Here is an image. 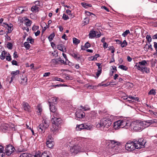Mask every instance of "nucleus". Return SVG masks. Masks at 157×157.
Returning <instances> with one entry per match:
<instances>
[{"label":"nucleus","instance_id":"obj_1","mask_svg":"<svg viewBox=\"0 0 157 157\" xmlns=\"http://www.w3.org/2000/svg\"><path fill=\"white\" fill-rule=\"evenodd\" d=\"M113 117L112 115H108L106 117L103 118L101 120L99 123L97 124V127H103L105 130H106L111 126Z\"/></svg>","mask_w":157,"mask_h":157},{"label":"nucleus","instance_id":"obj_2","mask_svg":"<svg viewBox=\"0 0 157 157\" xmlns=\"http://www.w3.org/2000/svg\"><path fill=\"white\" fill-rule=\"evenodd\" d=\"M85 147L84 145L81 144V142H79L78 144H76L73 147H71L70 149L71 153L74 154H76L78 152H83L85 151Z\"/></svg>","mask_w":157,"mask_h":157},{"label":"nucleus","instance_id":"obj_3","mask_svg":"<svg viewBox=\"0 0 157 157\" xmlns=\"http://www.w3.org/2000/svg\"><path fill=\"white\" fill-rule=\"evenodd\" d=\"M131 130L132 132L141 131L143 129L140 122L138 121H134L130 123Z\"/></svg>","mask_w":157,"mask_h":157},{"label":"nucleus","instance_id":"obj_4","mask_svg":"<svg viewBox=\"0 0 157 157\" xmlns=\"http://www.w3.org/2000/svg\"><path fill=\"white\" fill-rule=\"evenodd\" d=\"M136 149H140L144 147L146 143L145 140L141 138L139 139H134L133 140Z\"/></svg>","mask_w":157,"mask_h":157},{"label":"nucleus","instance_id":"obj_5","mask_svg":"<svg viewBox=\"0 0 157 157\" xmlns=\"http://www.w3.org/2000/svg\"><path fill=\"white\" fill-rule=\"evenodd\" d=\"M49 126L48 123L46 121H44L42 123L40 124L38 127V130L40 133H43L45 131V129Z\"/></svg>","mask_w":157,"mask_h":157},{"label":"nucleus","instance_id":"obj_6","mask_svg":"<svg viewBox=\"0 0 157 157\" xmlns=\"http://www.w3.org/2000/svg\"><path fill=\"white\" fill-rule=\"evenodd\" d=\"M92 128V125H88L86 124H80L77 125L76 130L78 131H81L84 129L91 130Z\"/></svg>","mask_w":157,"mask_h":157},{"label":"nucleus","instance_id":"obj_7","mask_svg":"<svg viewBox=\"0 0 157 157\" xmlns=\"http://www.w3.org/2000/svg\"><path fill=\"white\" fill-rule=\"evenodd\" d=\"M125 149L129 151H134L136 149L133 141L128 142L125 145Z\"/></svg>","mask_w":157,"mask_h":157},{"label":"nucleus","instance_id":"obj_8","mask_svg":"<svg viewBox=\"0 0 157 157\" xmlns=\"http://www.w3.org/2000/svg\"><path fill=\"white\" fill-rule=\"evenodd\" d=\"M121 128L127 129L130 128V122L126 120H119Z\"/></svg>","mask_w":157,"mask_h":157},{"label":"nucleus","instance_id":"obj_9","mask_svg":"<svg viewBox=\"0 0 157 157\" xmlns=\"http://www.w3.org/2000/svg\"><path fill=\"white\" fill-rule=\"evenodd\" d=\"M14 148L11 145H7L6 148V155H9L13 151Z\"/></svg>","mask_w":157,"mask_h":157},{"label":"nucleus","instance_id":"obj_10","mask_svg":"<svg viewBox=\"0 0 157 157\" xmlns=\"http://www.w3.org/2000/svg\"><path fill=\"white\" fill-rule=\"evenodd\" d=\"M98 33V32L94 30H91L89 33V38H92L95 37L97 38H99L101 36V33L97 34Z\"/></svg>","mask_w":157,"mask_h":157},{"label":"nucleus","instance_id":"obj_11","mask_svg":"<svg viewBox=\"0 0 157 157\" xmlns=\"http://www.w3.org/2000/svg\"><path fill=\"white\" fill-rule=\"evenodd\" d=\"M52 117L51 119V121L52 123H55V121L57 119L60 120L59 115L58 113L56 111L54 113H52Z\"/></svg>","mask_w":157,"mask_h":157},{"label":"nucleus","instance_id":"obj_12","mask_svg":"<svg viewBox=\"0 0 157 157\" xmlns=\"http://www.w3.org/2000/svg\"><path fill=\"white\" fill-rule=\"evenodd\" d=\"M75 116L77 118H82L85 116V113L81 109H78L75 113Z\"/></svg>","mask_w":157,"mask_h":157},{"label":"nucleus","instance_id":"obj_13","mask_svg":"<svg viewBox=\"0 0 157 157\" xmlns=\"http://www.w3.org/2000/svg\"><path fill=\"white\" fill-rule=\"evenodd\" d=\"M56 122H55V123H52V127L51 128V132L54 134H55L57 132L59 128L58 125L56 124Z\"/></svg>","mask_w":157,"mask_h":157},{"label":"nucleus","instance_id":"obj_14","mask_svg":"<svg viewBox=\"0 0 157 157\" xmlns=\"http://www.w3.org/2000/svg\"><path fill=\"white\" fill-rule=\"evenodd\" d=\"M23 109L25 111L29 112L31 111L30 107L28 103L24 102L23 103Z\"/></svg>","mask_w":157,"mask_h":157},{"label":"nucleus","instance_id":"obj_15","mask_svg":"<svg viewBox=\"0 0 157 157\" xmlns=\"http://www.w3.org/2000/svg\"><path fill=\"white\" fill-rule=\"evenodd\" d=\"M8 124L4 123H2L0 126V129L3 132H5L8 128Z\"/></svg>","mask_w":157,"mask_h":157},{"label":"nucleus","instance_id":"obj_16","mask_svg":"<svg viewBox=\"0 0 157 157\" xmlns=\"http://www.w3.org/2000/svg\"><path fill=\"white\" fill-rule=\"evenodd\" d=\"M106 142V143L108 144V146H109L111 147H114L115 145L117 144V142L114 140H109Z\"/></svg>","mask_w":157,"mask_h":157},{"label":"nucleus","instance_id":"obj_17","mask_svg":"<svg viewBox=\"0 0 157 157\" xmlns=\"http://www.w3.org/2000/svg\"><path fill=\"white\" fill-rule=\"evenodd\" d=\"M27 78L26 76H23L21 78L20 81V83L23 85H26L27 84Z\"/></svg>","mask_w":157,"mask_h":157},{"label":"nucleus","instance_id":"obj_18","mask_svg":"<svg viewBox=\"0 0 157 157\" xmlns=\"http://www.w3.org/2000/svg\"><path fill=\"white\" fill-rule=\"evenodd\" d=\"M57 48L58 50L63 52H65L66 51L65 47L63 44L58 45L57 46Z\"/></svg>","mask_w":157,"mask_h":157},{"label":"nucleus","instance_id":"obj_19","mask_svg":"<svg viewBox=\"0 0 157 157\" xmlns=\"http://www.w3.org/2000/svg\"><path fill=\"white\" fill-rule=\"evenodd\" d=\"M147 123L148 124L149 126L152 125H155L157 124V120L156 119H153L151 120H147Z\"/></svg>","mask_w":157,"mask_h":157},{"label":"nucleus","instance_id":"obj_20","mask_svg":"<svg viewBox=\"0 0 157 157\" xmlns=\"http://www.w3.org/2000/svg\"><path fill=\"white\" fill-rule=\"evenodd\" d=\"M113 127L115 129H117L119 128H121L119 120L117 121L114 123Z\"/></svg>","mask_w":157,"mask_h":157},{"label":"nucleus","instance_id":"obj_21","mask_svg":"<svg viewBox=\"0 0 157 157\" xmlns=\"http://www.w3.org/2000/svg\"><path fill=\"white\" fill-rule=\"evenodd\" d=\"M100 55L99 54H96L95 55L90 56L88 58V59L90 61L97 60V58L99 57Z\"/></svg>","mask_w":157,"mask_h":157},{"label":"nucleus","instance_id":"obj_22","mask_svg":"<svg viewBox=\"0 0 157 157\" xmlns=\"http://www.w3.org/2000/svg\"><path fill=\"white\" fill-rule=\"evenodd\" d=\"M46 144L47 147L49 148H52L54 146V142L53 141L47 140Z\"/></svg>","mask_w":157,"mask_h":157},{"label":"nucleus","instance_id":"obj_23","mask_svg":"<svg viewBox=\"0 0 157 157\" xmlns=\"http://www.w3.org/2000/svg\"><path fill=\"white\" fill-rule=\"evenodd\" d=\"M71 55L75 59H77L78 60L80 59V56L78 53L73 52L72 53H71Z\"/></svg>","mask_w":157,"mask_h":157},{"label":"nucleus","instance_id":"obj_24","mask_svg":"<svg viewBox=\"0 0 157 157\" xmlns=\"http://www.w3.org/2000/svg\"><path fill=\"white\" fill-rule=\"evenodd\" d=\"M57 100L56 98L55 97H52L50 99L49 103V104L50 103L52 104H56L57 103Z\"/></svg>","mask_w":157,"mask_h":157},{"label":"nucleus","instance_id":"obj_25","mask_svg":"<svg viewBox=\"0 0 157 157\" xmlns=\"http://www.w3.org/2000/svg\"><path fill=\"white\" fill-rule=\"evenodd\" d=\"M140 122L141 124L142 125V127L143 129L149 126V125H148V124H147V120L144 121Z\"/></svg>","mask_w":157,"mask_h":157},{"label":"nucleus","instance_id":"obj_26","mask_svg":"<svg viewBox=\"0 0 157 157\" xmlns=\"http://www.w3.org/2000/svg\"><path fill=\"white\" fill-rule=\"evenodd\" d=\"M141 72L143 73L145 72L146 73H150V69L146 67H142Z\"/></svg>","mask_w":157,"mask_h":157},{"label":"nucleus","instance_id":"obj_27","mask_svg":"<svg viewBox=\"0 0 157 157\" xmlns=\"http://www.w3.org/2000/svg\"><path fill=\"white\" fill-rule=\"evenodd\" d=\"M49 106L50 111L52 113H54L56 111V109L53 104L50 103Z\"/></svg>","mask_w":157,"mask_h":157},{"label":"nucleus","instance_id":"obj_28","mask_svg":"<svg viewBox=\"0 0 157 157\" xmlns=\"http://www.w3.org/2000/svg\"><path fill=\"white\" fill-rule=\"evenodd\" d=\"M39 7L37 5H34L32 6L31 7V10L33 12H36L39 11Z\"/></svg>","mask_w":157,"mask_h":157},{"label":"nucleus","instance_id":"obj_29","mask_svg":"<svg viewBox=\"0 0 157 157\" xmlns=\"http://www.w3.org/2000/svg\"><path fill=\"white\" fill-rule=\"evenodd\" d=\"M7 54V52L5 51H3L2 52L1 55L0 56V59L2 60H4Z\"/></svg>","mask_w":157,"mask_h":157},{"label":"nucleus","instance_id":"obj_30","mask_svg":"<svg viewBox=\"0 0 157 157\" xmlns=\"http://www.w3.org/2000/svg\"><path fill=\"white\" fill-rule=\"evenodd\" d=\"M97 113L95 111H92L91 112L90 114V117H91L92 118L94 119L97 116Z\"/></svg>","mask_w":157,"mask_h":157},{"label":"nucleus","instance_id":"obj_31","mask_svg":"<svg viewBox=\"0 0 157 157\" xmlns=\"http://www.w3.org/2000/svg\"><path fill=\"white\" fill-rule=\"evenodd\" d=\"M19 157H31V155L28 153H23L20 155Z\"/></svg>","mask_w":157,"mask_h":157},{"label":"nucleus","instance_id":"obj_32","mask_svg":"<svg viewBox=\"0 0 157 157\" xmlns=\"http://www.w3.org/2000/svg\"><path fill=\"white\" fill-rule=\"evenodd\" d=\"M50 153L48 151H45L42 153L41 157H50Z\"/></svg>","mask_w":157,"mask_h":157},{"label":"nucleus","instance_id":"obj_33","mask_svg":"<svg viewBox=\"0 0 157 157\" xmlns=\"http://www.w3.org/2000/svg\"><path fill=\"white\" fill-rule=\"evenodd\" d=\"M4 151V147L1 145H0V157H3V154H4L3 153Z\"/></svg>","mask_w":157,"mask_h":157},{"label":"nucleus","instance_id":"obj_34","mask_svg":"<svg viewBox=\"0 0 157 157\" xmlns=\"http://www.w3.org/2000/svg\"><path fill=\"white\" fill-rule=\"evenodd\" d=\"M13 25L12 24H8V26H7L6 27V28H7V29L8 30V33H11L13 29V28H12Z\"/></svg>","mask_w":157,"mask_h":157},{"label":"nucleus","instance_id":"obj_35","mask_svg":"<svg viewBox=\"0 0 157 157\" xmlns=\"http://www.w3.org/2000/svg\"><path fill=\"white\" fill-rule=\"evenodd\" d=\"M27 43H29L31 44H33L34 43V39L31 36H29L27 39Z\"/></svg>","mask_w":157,"mask_h":157},{"label":"nucleus","instance_id":"obj_36","mask_svg":"<svg viewBox=\"0 0 157 157\" xmlns=\"http://www.w3.org/2000/svg\"><path fill=\"white\" fill-rule=\"evenodd\" d=\"M81 4L83 7L85 8H87V6L90 7L91 6V4L85 2L82 3Z\"/></svg>","mask_w":157,"mask_h":157},{"label":"nucleus","instance_id":"obj_37","mask_svg":"<svg viewBox=\"0 0 157 157\" xmlns=\"http://www.w3.org/2000/svg\"><path fill=\"white\" fill-rule=\"evenodd\" d=\"M55 36V34L54 33H52L51 35H50L48 37L49 41H51L53 40V39Z\"/></svg>","mask_w":157,"mask_h":157},{"label":"nucleus","instance_id":"obj_38","mask_svg":"<svg viewBox=\"0 0 157 157\" xmlns=\"http://www.w3.org/2000/svg\"><path fill=\"white\" fill-rule=\"evenodd\" d=\"M156 92L155 91V90L152 89H151L148 93V94L149 95H155L156 94Z\"/></svg>","mask_w":157,"mask_h":157},{"label":"nucleus","instance_id":"obj_39","mask_svg":"<svg viewBox=\"0 0 157 157\" xmlns=\"http://www.w3.org/2000/svg\"><path fill=\"white\" fill-rule=\"evenodd\" d=\"M80 107L84 111H87L90 109V108L88 105H85L84 106L81 105Z\"/></svg>","mask_w":157,"mask_h":157},{"label":"nucleus","instance_id":"obj_40","mask_svg":"<svg viewBox=\"0 0 157 157\" xmlns=\"http://www.w3.org/2000/svg\"><path fill=\"white\" fill-rule=\"evenodd\" d=\"M138 63L140 66H145L147 64V62L145 60H143L139 62Z\"/></svg>","mask_w":157,"mask_h":157},{"label":"nucleus","instance_id":"obj_41","mask_svg":"<svg viewBox=\"0 0 157 157\" xmlns=\"http://www.w3.org/2000/svg\"><path fill=\"white\" fill-rule=\"evenodd\" d=\"M24 45L27 50L29 49L30 48V45L27 42H25L24 43Z\"/></svg>","mask_w":157,"mask_h":157},{"label":"nucleus","instance_id":"obj_42","mask_svg":"<svg viewBox=\"0 0 157 157\" xmlns=\"http://www.w3.org/2000/svg\"><path fill=\"white\" fill-rule=\"evenodd\" d=\"M80 42V40L75 38H73V43L75 44H78Z\"/></svg>","mask_w":157,"mask_h":157},{"label":"nucleus","instance_id":"obj_43","mask_svg":"<svg viewBox=\"0 0 157 157\" xmlns=\"http://www.w3.org/2000/svg\"><path fill=\"white\" fill-rule=\"evenodd\" d=\"M118 67L121 69L122 70L125 71H127L128 69V68L127 67L123 65H119Z\"/></svg>","mask_w":157,"mask_h":157},{"label":"nucleus","instance_id":"obj_44","mask_svg":"<svg viewBox=\"0 0 157 157\" xmlns=\"http://www.w3.org/2000/svg\"><path fill=\"white\" fill-rule=\"evenodd\" d=\"M128 43L125 40H124L123 42H121V46L122 48H124L127 45Z\"/></svg>","mask_w":157,"mask_h":157},{"label":"nucleus","instance_id":"obj_45","mask_svg":"<svg viewBox=\"0 0 157 157\" xmlns=\"http://www.w3.org/2000/svg\"><path fill=\"white\" fill-rule=\"evenodd\" d=\"M89 21V19L87 17L85 18L83 21V24L84 25H86L88 24Z\"/></svg>","mask_w":157,"mask_h":157},{"label":"nucleus","instance_id":"obj_46","mask_svg":"<svg viewBox=\"0 0 157 157\" xmlns=\"http://www.w3.org/2000/svg\"><path fill=\"white\" fill-rule=\"evenodd\" d=\"M130 33V31L129 30H126L122 34V36L124 37H125L127 35Z\"/></svg>","mask_w":157,"mask_h":157},{"label":"nucleus","instance_id":"obj_47","mask_svg":"<svg viewBox=\"0 0 157 157\" xmlns=\"http://www.w3.org/2000/svg\"><path fill=\"white\" fill-rule=\"evenodd\" d=\"M36 109H37V112L40 114L42 111L41 107L40 105H39L38 106H37Z\"/></svg>","mask_w":157,"mask_h":157},{"label":"nucleus","instance_id":"obj_48","mask_svg":"<svg viewBox=\"0 0 157 157\" xmlns=\"http://www.w3.org/2000/svg\"><path fill=\"white\" fill-rule=\"evenodd\" d=\"M6 57V60L8 61H10L11 60V56L9 53H7Z\"/></svg>","mask_w":157,"mask_h":157},{"label":"nucleus","instance_id":"obj_49","mask_svg":"<svg viewBox=\"0 0 157 157\" xmlns=\"http://www.w3.org/2000/svg\"><path fill=\"white\" fill-rule=\"evenodd\" d=\"M19 73V70H17L15 71H12L11 73V74L13 76H14L16 75H18Z\"/></svg>","mask_w":157,"mask_h":157},{"label":"nucleus","instance_id":"obj_50","mask_svg":"<svg viewBox=\"0 0 157 157\" xmlns=\"http://www.w3.org/2000/svg\"><path fill=\"white\" fill-rule=\"evenodd\" d=\"M7 47L9 49H12L13 48V45L12 43L8 42L7 44Z\"/></svg>","mask_w":157,"mask_h":157},{"label":"nucleus","instance_id":"obj_51","mask_svg":"<svg viewBox=\"0 0 157 157\" xmlns=\"http://www.w3.org/2000/svg\"><path fill=\"white\" fill-rule=\"evenodd\" d=\"M146 39L149 43H150L152 39L150 35H147L146 36Z\"/></svg>","mask_w":157,"mask_h":157},{"label":"nucleus","instance_id":"obj_52","mask_svg":"<svg viewBox=\"0 0 157 157\" xmlns=\"http://www.w3.org/2000/svg\"><path fill=\"white\" fill-rule=\"evenodd\" d=\"M62 18L64 20H67L69 19L68 16L65 13L63 14Z\"/></svg>","mask_w":157,"mask_h":157},{"label":"nucleus","instance_id":"obj_53","mask_svg":"<svg viewBox=\"0 0 157 157\" xmlns=\"http://www.w3.org/2000/svg\"><path fill=\"white\" fill-rule=\"evenodd\" d=\"M31 21L29 20L28 19L25 22V25L27 26H30L31 25Z\"/></svg>","mask_w":157,"mask_h":157},{"label":"nucleus","instance_id":"obj_54","mask_svg":"<svg viewBox=\"0 0 157 157\" xmlns=\"http://www.w3.org/2000/svg\"><path fill=\"white\" fill-rule=\"evenodd\" d=\"M137 63L135 66L134 67L135 68L137 69L138 70L140 71H141L142 67H140V65H137Z\"/></svg>","mask_w":157,"mask_h":157},{"label":"nucleus","instance_id":"obj_55","mask_svg":"<svg viewBox=\"0 0 157 157\" xmlns=\"http://www.w3.org/2000/svg\"><path fill=\"white\" fill-rule=\"evenodd\" d=\"M134 97L132 96H129L128 97L125 98H124L128 101H130L132 100Z\"/></svg>","mask_w":157,"mask_h":157},{"label":"nucleus","instance_id":"obj_56","mask_svg":"<svg viewBox=\"0 0 157 157\" xmlns=\"http://www.w3.org/2000/svg\"><path fill=\"white\" fill-rule=\"evenodd\" d=\"M47 140H49L51 141H53V139L52 138L51 135H49L48 136Z\"/></svg>","mask_w":157,"mask_h":157},{"label":"nucleus","instance_id":"obj_57","mask_svg":"<svg viewBox=\"0 0 157 157\" xmlns=\"http://www.w3.org/2000/svg\"><path fill=\"white\" fill-rule=\"evenodd\" d=\"M54 79V80L55 81H59L61 82H63L64 81L63 79L55 77Z\"/></svg>","mask_w":157,"mask_h":157},{"label":"nucleus","instance_id":"obj_58","mask_svg":"<svg viewBox=\"0 0 157 157\" xmlns=\"http://www.w3.org/2000/svg\"><path fill=\"white\" fill-rule=\"evenodd\" d=\"M86 14L87 15H88L89 16H91L92 17H93V16H94V17L95 16V15L94 14H93L91 13H90V12H86Z\"/></svg>","mask_w":157,"mask_h":157},{"label":"nucleus","instance_id":"obj_59","mask_svg":"<svg viewBox=\"0 0 157 157\" xmlns=\"http://www.w3.org/2000/svg\"><path fill=\"white\" fill-rule=\"evenodd\" d=\"M65 63L67 64H68L70 66H71L72 65V63L70 62L68 60L67 58L65 59Z\"/></svg>","mask_w":157,"mask_h":157},{"label":"nucleus","instance_id":"obj_60","mask_svg":"<svg viewBox=\"0 0 157 157\" xmlns=\"http://www.w3.org/2000/svg\"><path fill=\"white\" fill-rule=\"evenodd\" d=\"M41 154L40 152H37L35 155H34V157H41Z\"/></svg>","mask_w":157,"mask_h":157},{"label":"nucleus","instance_id":"obj_61","mask_svg":"<svg viewBox=\"0 0 157 157\" xmlns=\"http://www.w3.org/2000/svg\"><path fill=\"white\" fill-rule=\"evenodd\" d=\"M38 28H39V27L38 26L34 25L32 28V29L33 31H35L36 30H37V29H38Z\"/></svg>","mask_w":157,"mask_h":157},{"label":"nucleus","instance_id":"obj_62","mask_svg":"<svg viewBox=\"0 0 157 157\" xmlns=\"http://www.w3.org/2000/svg\"><path fill=\"white\" fill-rule=\"evenodd\" d=\"M102 70H98L97 72L96 73V75L97 77H98L99 75L101 74V73Z\"/></svg>","mask_w":157,"mask_h":157},{"label":"nucleus","instance_id":"obj_63","mask_svg":"<svg viewBox=\"0 0 157 157\" xmlns=\"http://www.w3.org/2000/svg\"><path fill=\"white\" fill-rule=\"evenodd\" d=\"M96 64L98 67V70H101V64L98 63H96Z\"/></svg>","mask_w":157,"mask_h":157},{"label":"nucleus","instance_id":"obj_64","mask_svg":"<svg viewBox=\"0 0 157 157\" xmlns=\"http://www.w3.org/2000/svg\"><path fill=\"white\" fill-rule=\"evenodd\" d=\"M154 47L155 48L156 51L157 52V43H156V42H154Z\"/></svg>","mask_w":157,"mask_h":157}]
</instances>
